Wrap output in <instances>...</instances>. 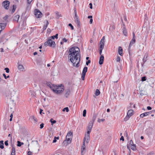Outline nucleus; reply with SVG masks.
<instances>
[{"label":"nucleus","mask_w":155,"mask_h":155,"mask_svg":"<svg viewBox=\"0 0 155 155\" xmlns=\"http://www.w3.org/2000/svg\"><path fill=\"white\" fill-rule=\"evenodd\" d=\"M20 17V16L19 15H17L15 16L14 17L13 20L17 22H18L19 18Z\"/></svg>","instance_id":"18"},{"label":"nucleus","mask_w":155,"mask_h":155,"mask_svg":"<svg viewBox=\"0 0 155 155\" xmlns=\"http://www.w3.org/2000/svg\"><path fill=\"white\" fill-rule=\"evenodd\" d=\"M118 53L121 56H122L123 54V50L120 46L118 47Z\"/></svg>","instance_id":"16"},{"label":"nucleus","mask_w":155,"mask_h":155,"mask_svg":"<svg viewBox=\"0 0 155 155\" xmlns=\"http://www.w3.org/2000/svg\"><path fill=\"white\" fill-rule=\"evenodd\" d=\"M74 15H77V12L75 8L74 9Z\"/></svg>","instance_id":"60"},{"label":"nucleus","mask_w":155,"mask_h":155,"mask_svg":"<svg viewBox=\"0 0 155 155\" xmlns=\"http://www.w3.org/2000/svg\"><path fill=\"white\" fill-rule=\"evenodd\" d=\"M104 43L103 41L102 42H100V49H103L104 48Z\"/></svg>","instance_id":"24"},{"label":"nucleus","mask_w":155,"mask_h":155,"mask_svg":"<svg viewBox=\"0 0 155 155\" xmlns=\"http://www.w3.org/2000/svg\"><path fill=\"white\" fill-rule=\"evenodd\" d=\"M55 38V37L54 35L52 36H51L49 38H48V39H51V40L52 39H54Z\"/></svg>","instance_id":"51"},{"label":"nucleus","mask_w":155,"mask_h":155,"mask_svg":"<svg viewBox=\"0 0 155 155\" xmlns=\"http://www.w3.org/2000/svg\"><path fill=\"white\" fill-rule=\"evenodd\" d=\"M35 15L37 18H40L42 16V14L40 11L38 9H35Z\"/></svg>","instance_id":"5"},{"label":"nucleus","mask_w":155,"mask_h":155,"mask_svg":"<svg viewBox=\"0 0 155 155\" xmlns=\"http://www.w3.org/2000/svg\"><path fill=\"white\" fill-rule=\"evenodd\" d=\"M97 117V116L96 114H93L92 120L90 122H91L92 123L94 124Z\"/></svg>","instance_id":"14"},{"label":"nucleus","mask_w":155,"mask_h":155,"mask_svg":"<svg viewBox=\"0 0 155 155\" xmlns=\"http://www.w3.org/2000/svg\"><path fill=\"white\" fill-rule=\"evenodd\" d=\"M123 33L124 35L126 36L127 35V33L126 29L124 27V29L123 30Z\"/></svg>","instance_id":"29"},{"label":"nucleus","mask_w":155,"mask_h":155,"mask_svg":"<svg viewBox=\"0 0 155 155\" xmlns=\"http://www.w3.org/2000/svg\"><path fill=\"white\" fill-rule=\"evenodd\" d=\"M85 75V74H82L81 78L83 80H84Z\"/></svg>","instance_id":"46"},{"label":"nucleus","mask_w":155,"mask_h":155,"mask_svg":"<svg viewBox=\"0 0 155 155\" xmlns=\"http://www.w3.org/2000/svg\"><path fill=\"white\" fill-rule=\"evenodd\" d=\"M90 134L89 132H87V134L85 135V137L84 138V142L85 141L88 143L90 141Z\"/></svg>","instance_id":"6"},{"label":"nucleus","mask_w":155,"mask_h":155,"mask_svg":"<svg viewBox=\"0 0 155 155\" xmlns=\"http://www.w3.org/2000/svg\"><path fill=\"white\" fill-rule=\"evenodd\" d=\"M5 70L6 71V72L7 73H8L9 72V69L8 68H5Z\"/></svg>","instance_id":"43"},{"label":"nucleus","mask_w":155,"mask_h":155,"mask_svg":"<svg viewBox=\"0 0 155 155\" xmlns=\"http://www.w3.org/2000/svg\"><path fill=\"white\" fill-rule=\"evenodd\" d=\"M44 124L43 123H41L40 125V128L41 129H42L43 127H44Z\"/></svg>","instance_id":"49"},{"label":"nucleus","mask_w":155,"mask_h":155,"mask_svg":"<svg viewBox=\"0 0 155 155\" xmlns=\"http://www.w3.org/2000/svg\"><path fill=\"white\" fill-rule=\"evenodd\" d=\"M75 19V22L76 23H78V22H80V21L79 20V19L78 18H75L74 19Z\"/></svg>","instance_id":"44"},{"label":"nucleus","mask_w":155,"mask_h":155,"mask_svg":"<svg viewBox=\"0 0 155 155\" xmlns=\"http://www.w3.org/2000/svg\"><path fill=\"white\" fill-rule=\"evenodd\" d=\"M120 140H122L124 141V138L123 136H121V138L120 139Z\"/></svg>","instance_id":"62"},{"label":"nucleus","mask_w":155,"mask_h":155,"mask_svg":"<svg viewBox=\"0 0 155 155\" xmlns=\"http://www.w3.org/2000/svg\"><path fill=\"white\" fill-rule=\"evenodd\" d=\"M12 152L11 155H15V150L14 146L13 145H12Z\"/></svg>","instance_id":"15"},{"label":"nucleus","mask_w":155,"mask_h":155,"mask_svg":"<svg viewBox=\"0 0 155 155\" xmlns=\"http://www.w3.org/2000/svg\"><path fill=\"white\" fill-rule=\"evenodd\" d=\"M120 57L117 56V58L116 59V61L117 62H120Z\"/></svg>","instance_id":"38"},{"label":"nucleus","mask_w":155,"mask_h":155,"mask_svg":"<svg viewBox=\"0 0 155 155\" xmlns=\"http://www.w3.org/2000/svg\"><path fill=\"white\" fill-rule=\"evenodd\" d=\"M100 94V92L99 91V90H98V89H97L96 90L95 93V94L97 96L99 95Z\"/></svg>","instance_id":"27"},{"label":"nucleus","mask_w":155,"mask_h":155,"mask_svg":"<svg viewBox=\"0 0 155 155\" xmlns=\"http://www.w3.org/2000/svg\"><path fill=\"white\" fill-rule=\"evenodd\" d=\"M147 109L148 110H150L152 109V108L151 107L148 106L147 107Z\"/></svg>","instance_id":"56"},{"label":"nucleus","mask_w":155,"mask_h":155,"mask_svg":"<svg viewBox=\"0 0 155 155\" xmlns=\"http://www.w3.org/2000/svg\"><path fill=\"white\" fill-rule=\"evenodd\" d=\"M105 120V119H100L99 118L98 119L97 121L100 123L101 121L102 122H103Z\"/></svg>","instance_id":"42"},{"label":"nucleus","mask_w":155,"mask_h":155,"mask_svg":"<svg viewBox=\"0 0 155 155\" xmlns=\"http://www.w3.org/2000/svg\"><path fill=\"white\" fill-rule=\"evenodd\" d=\"M18 68L19 70L21 71H23L24 69V68L23 66L21 64H19L18 65Z\"/></svg>","instance_id":"20"},{"label":"nucleus","mask_w":155,"mask_h":155,"mask_svg":"<svg viewBox=\"0 0 155 155\" xmlns=\"http://www.w3.org/2000/svg\"><path fill=\"white\" fill-rule=\"evenodd\" d=\"M46 84L53 91V89H54L55 85L52 84L50 82H47Z\"/></svg>","instance_id":"10"},{"label":"nucleus","mask_w":155,"mask_h":155,"mask_svg":"<svg viewBox=\"0 0 155 155\" xmlns=\"http://www.w3.org/2000/svg\"><path fill=\"white\" fill-rule=\"evenodd\" d=\"M93 124H94L92 123L91 122H89L88 125V126L87 128V132H89V133H90L91 131Z\"/></svg>","instance_id":"7"},{"label":"nucleus","mask_w":155,"mask_h":155,"mask_svg":"<svg viewBox=\"0 0 155 155\" xmlns=\"http://www.w3.org/2000/svg\"><path fill=\"white\" fill-rule=\"evenodd\" d=\"M104 36L102 38V39H101V41H100L101 42H102L103 41L104 42Z\"/></svg>","instance_id":"61"},{"label":"nucleus","mask_w":155,"mask_h":155,"mask_svg":"<svg viewBox=\"0 0 155 155\" xmlns=\"http://www.w3.org/2000/svg\"><path fill=\"white\" fill-rule=\"evenodd\" d=\"M65 111H66L67 112H68L69 111V108L68 107H66L63 108V109L62 110V111L63 112H64Z\"/></svg>","instance_id":"32"},{"label":"nucleus","mask_w":155,"mask_h":155,"mask_svg":"<svg viewBox=\"0 0 155 155\" xmlns=\"http://www.w3.org/2000/svg\"><path fill=\"white\" fill-rule=\"evenodd\" d=\"M90 8L91 9H92V4L91 3H90L89 4Z\"/></svg>","instance_id":"59"},{"label":"nucleus","mask_w":155,"mask_h":155,"mask_svg":"<svg viewBox=\"0 0 155 155\" xmlns=\"http://www.w3.org/2000/svg\"><path fill=\"white\" fill-rule=\"evenodd\" d=\"M55 37V38H56V39H58V34H56L55 35H54Z\"/></svg>","instance_id":"58"},{"label":"nucleus","mask_w":155,"mask_h":155,"mask_svg":"<svg viewBox=\"0 0 155 155\" xmlns=\"http://www.w3.org/2000/svg\"><path fill=\"white\" fill-rule=\"evenodd\" d=\"M68 26L71 27V30H73L74 29V27L71 24L69 23L68 24Z\"/></svg>","instance_id":"41"},{"label":"nucleus","mask_w":155,"mask_h":155,"mask_svg":"<svg viewBox=\"0 0 155 155\" xmlns=\"http://www.w3.org/2000/svg\"><path fill=\"white\" fill-rule=\"evenodd\" d=\"M6 23H0V30H3L6 25Z\"/></svg>","instance_id":"13"},{"label":"nucleus","mask_w":155,"mask_h":155,"mask_svg":"<svg viewBox=\"0 0 155 155\" xmlns=\"http://www.w3.org/2000/svg\"><path fill=\"white\" fill-rule=\"evenodd\" d=\"M146 77L145 76L141 78V81H145L146 80Z\"/></svg>","instance_id":"40"},{"label":"nucleus","mask_w":155,"mask_h":155,"mask_svg":"<svg viewBox=\"0 0 155 155\" xmlns=\"http://www.w3.org/2000/svg\"><path fill=\"white\" fill-rule=\"evenodd\" d=\"M32 119L34 120V121L35 122H37L38 121L37 119H36V118L34 117V116H32Z\"/></svg>","instance_id":"45"},{"label":"nucleus","mask_w":155,"mask_h":155,"mask_svg":"<svg viewBox=\"0 0 155 155\" xmlns=\"http://www.w3.org/2000/svg\"><path fill=\"white\" fill-rule=\"evenodd\" d=\"M148 54H145L143 58V62L141 64L142 67L143 68V64L148 59Z\"/></svg>","instance_id":"8"},{"label":"nucleus","mask_w":155,"mask_h":155,"mask_svg":"<svg viewBox=\"0 0 155 155\" xmlns=\"http://www.w3.org/2000/svg\"><path fill=\"white\" fill-rule=\"evenodd\" d=\"M47 26L46 25H44L43 27V31L46 30V28H47Z\"/></svg>","instance_id":"54"},{"label":"nucleus","mask_w":155,"mask_h":155,"mask_svg":"<svg viewBox=\"0 0 155 155\" xmlns=\"http://www.w3.org/2000/svg\"><path fill=\"white\" fill-rule=\"evenodd\" d=\"M44 45L45 47L49 46L53 48L56 46L55 42L53 41L51 39H48L47 41H46L44 43Z\"/></svg>","instance_id":"3"},{"label":"nucleus","mask_w":155,"mask_h":155,"mask_svg":"<svg viewBox=\"0 0 155 155\" xmlns=\"http://www.w3.org/2000/svg\"><path fill=\"white\" fill-rule=\"evenodd\" d=\"M17 145L18 147H21V145H23L24 144V143L23 142H21L19 141H17Z\"/></svg>","instance_id":"28"},{"label":"nucleus","mask_w":155,"mask_h":155,"mask_svg":"<svg viewBox=\"0 0 155 155\" xmlns=\"http://www.w3.org/2000/svg\"><path fill=\"white\" fill-rule=\"evenodd\" d=\"M72 135V133L71 132H68L66 136V137L68 138L70 137H71V138H72V136L71 135Z\"/></svg>","instance_id":"23"},{"label":"nucleus","mask_w":155,"mask_h":155,"mask_svg":"<svg viewBox=\"0 0 155 155\" xmlns=\"http://www.w3.org/2000/svg\"><path fill=\"white\" fill-rule=\"evenodd\" d=\"M134 111L132 110H128L127 113V115L130 116H131L133 115Z\"/></svg>","instance_id":"19"},{"label":"nucleus","mask_w":155,"mask_h":155,"mask_svg":"<svg viewBox=\"0 0 155 155\" xmlns=\"http://www.w3.org/2000/svg\"><path fill=\"white\" fill-rule=\"evenodd\" d=\"M3 140L0 141V148L3 149L4 148V143Z\"/></svg>","instance_id":"22"},{"label":"nucleus","mask_w":155,"mask_h":155,"mask_svg":"<svg viewBox=\"0 0 155 155\" xmlns=\"http://www.w3.org/2000/svg\"><path fill=\"white\" fill-rule=\"evenodd\" d=\"M64 90V87L62 84L55 85L53 91L55 94H61Z\"/></svg>","instance_id":"2"},{"label":"nucleus","mask_w":155,"mask_h":155,"mask_svg":"<svg viewBox=\"0 0 155 155\" xmlns=\"http://www.w3.org/2000/svg\"><path fill=\"white\" fill-rule=\"evenodd\" d=\"M129 144L131 146H133V145H134L132 140H131L130 141L129 143Z\"/></svg>","instance_id":"37"},{"label":"nucleus","mask_w":155,"mask_h":155,"mask_svg":"<svg viewBox=\"0 0 155 155\" xmlns=\"http://www.w3.org/2000/svg\"><path fill=\"white\" fill-rule=\"evenodd\" d=\"M77 24V26L78 28L80 27V22L78 23H76Z\"/></svg>","instance_id":"52"},{"label":"nucleus","mask_w":155,"mask_h":155,"mask_svg":"<svg viewBox=\"0 0 155 155\" xmlns=\"http://www.w3.org/2000/svg\"><path fill=\"white\" fill-rule=\"evenodd\" d=\"M66 140H64V142H63V143H64L65 142H67L68 143H70L71 142V137H70L69 138L66 137Z\"/></svg>","instance_id":"17"},{"label":"nucleus","mask_w":155,"mask_h":155,"mask_svg":"<svg viewBox=\"0 0 155 155\" xmlns=\"http://www.w3.org/2000/svg\"><path fill=\"white\" fill-rule=\"evenodd\" d=\"M130 117V116H129L128 115H127V116L125 117L124 118V121H127V120Z\"/></svg>","instance_id":"33"},{"label":"nucleus","mask_w":155,"mask_h":155,"mask_svg":"<svg viewBox=\"0 0 155 155\" xmlns=\"http://www.w3.org/2000/svg\"><path fill=\"white\" fill-rule=\"evenodd\" d=\"M153 112V110L149 112H145L140 114V117L141 118H143L145 116L148 115L149 114H151Z\"/></svg>","instance_id":"9"},{"label":"nucleus","mask_w":155,"mask_h":155,"mask_svg":"<svg viewBox=\"0 0 155 155\" xmlns=\"http://www.w3.org/2000/svg\"><path fill=\"white\" fill-rule=\"evenodd\" d=\"M86 110H84L83 111V117H85L86 116Z\"/></svg>","instance_id":"35"},{"label":"nucleus","mask_w":155,"mask_h":155,"mask_svg":"<svg viewBox=\"0 0 155 155\" xmlns=\"http://www.w3.org/2000/svg\"><path fill=\"white\" fill-rule=\"evenodd\" d=\"M133 146V147L131 148V149L133 150H136V145H134Z\"/></svg>","instance_id":"39"},{"label":"nucleus","mask_w":155,"mask_h":155,"mask_svg":"<svg viewBox=\"0 0 155 155\" xmlns=\"http://www.w3.org/2000/svg\"><path fill=\"white\" fill-rule=\"evenodd\" d=\"M28 155H32V153L30 151H29L28 152Z\"/></svg>","instance_id":"64"},{"label":"nucleus","mask_w":155,"mask_h":155,"mask_svg":"<svg viewBox=\"0 0 155 155\" xmlns=\"http://www.w3.org/2000/svg\"><path fill=\"white\" fill-rule=\"evenodd\" d=\"M56 14L57 15V17H56L57 18H58L59 17H61V15L59 14L58 12H56Z\"/></svg>","instance_id":"31"},{"label":"nucleus","mask_w":155,"mask_h":155,"mask_svg":"<svg viewBox=\"0 0 155 155\" xmlns=\"http://www.w3.org/2000/svg\"><path fill=\"white\" fill-rule=\"evenodd\" d=\"M64 96L66 98H68L71 93V91L69 89L65 90V91Z\"/></svg>","instance_id":"11"},{"label":"nucleus","mask_w":155,"mask_h":155,"mask_svg":"<svg viewBox=\"0 0 155 155\" xmlns=\"http://www.w3.org/2000/svg\"><path fill=\"white\" fill-rule=\"evenodd\" d=\"M104 57L103 55H101L100 57L99 63L100 65L102 64L103 63Z\"/></svg>","instance_id":"12"},{"label":"nucleus","mask_w":155,"mask_h":155,"mask_svg":"<svg viewBox=\"0 0 155 155\" xmlns=\"http://www.w3.org/2000/svg\"><path fill=\"white\" fill-rule=\"evenodd\" d=\"M62 40L63 41H64V42H67L68 41V40L66 38H63V39H62Z\"/></svg>","instance_id":"55"},{"label":"nucleus","mask_w":155,"mask_h":155,"mask_svg":"<svg viewBox=\"0 0 155 155\" xmlns=\"http://www.w3.org/2000/svg\"><path fill=\"white\" fill-rule=\"evenodd\" d=\"M16 6L15 5H13V8L12 11V13H13L15 11L16 9Z\"/></svg>","instance_id":"26"},{"label":"nucleus","mask_w":155,"mask_h":155,"mask_svg":"<svg viewBox=\"0 0 155 155\" xmlns=\"http://www.w3.org/2000/svg\"><path fill=\"white\" fill-rule=\"evenodd\" d=\"M135 42V41H133L131 40L130 42V45L129 46V49H130L131 48V46L133 45L134 44Z\"/></svg>","instance_id":"25"},{"label":"nucleus","mask_w":155,"mask_h":155,"mask_svg":"<svg viewBox=\"0 0 155 155\" xmlns=\"http://www.w3.org/2000/svg\"><path fill=\"white\" fill-rule=\"evenodd\" d=\"M50 121L51 123V124L52 125L53 124H55L56 122V121L54 120L53 118H51L50 120Z\"/></svg>","instance_id":"30"},{"label":"nucleus","mask_w":155,"mask_h":155,"mask_svg":"<svg viewBox=\"0 0 155 155\" xmlns=\"http://www.w3.org/2000/svg\"><path fill=\"white\" fill-rule=\"evenodd\" d=\"M80 61V58H79L78 61V62L77 63V64L76 65V66L77 67H78L79 66V63Z\"/></svg>","instance_id":"48"},{"label":"nucleus","mask_w":155,"mask_h":155,"mask_svg":"<svg viewBox=\"0 0 155 155\" xmlns=\"http://www.w3.org/2000/svg\"><path fill=\"white\" fill-rule=\"evenodd\" d=\"M85 150V147H81V152L82 153L83 152L84 150Z\"/></svg>","instance_id":"47"},{"label":"nucleus","mask_w":155,"mask_h":155,"mask_svg":"<svg viewBox=\"0 0 155 155\" xmlns=\"http://www.w3.org/2000/svg\"><path fill=\"white\" fill-rule=\"evenodd\" d=\"M27 9H29L31 8V5H30V3H28L27 2Z\"/></svg>","instance_id":"36"},{"label":"nucleus","mask_w":155,"mask_h":155,"mask_svg":"<svg viewBox=\"0 0 155 155\" xmlns=\"http://www.w3.org/2000/svg\"><path fill=\"white\" fill-rule=\"evenodd\" d=\"M87 71V67H85L83 69L82 74H86V73Z\"/></svg>","instance_id":"21"},{"label":"nucleus","mask_w":155,"mask_h":155,"mask_svg":"<svg viewBox=\"0 0 155 155\" xmlns=\"http://www.w3.org/2000/svg\"><path fill=\"white\" fill-rule=\"evenodd\" d=\"M9 4L10 2L8 0H5L2 3V6L6 9H8Z\"/></svg>","instance_id":"4"},{"label":"nucleus","mask_w":155,"mask_h":155,"mask_svg":"<svg viewBox=\"0 0 155 155\" xmlns=\"http://www.w3.org/2000/svg\"><path fill=\"white\" fill-rule=\"evenodd\" d=\"M33 0H27V2L28 3H31Z\"/></svg>","instance_id":"63"},{"label":"nucleus","mask_w":155,"mask_h":155,"mask_svg":"<svg viewBox=\"0 0 155 155\" xmlns=\"http://www.w3.org/2000/svg\"><path fill=\"white\" fill-rule=\"evenodd\" d=\"M78 56H80V55H76V56L75 57H74V60H76V61H75L76 62L77 61L78 59Z\"/></svg>","instance_id":"34"},{"label":"nucleus","mask_w":155,"mask_h":155,"mask_svg":"<svg viewBox=\"0 0 155 155\" xmlns=\"http://www.w3.org/2000/svg\"><path fill=\"white\" fill-rule=\"evenodd\" d=\"M91 62V61L90 60H88L86 62V64L87 65H88Z\"/></svg>","instance_id":"53"},{"label":"nucleus","mask_w":155,"mask_h":155,"mask_svg":"<svg viewBox=\"0 0 155 155\" xmlns=\"http://www.w3.org/2000/svg\"><path fill=\"white\" fill-rule=\"evenodd\" d=\"M79 48L77 47H73L71 48L68 51V58H70V61L73 63L74 61V57L77 55H79Z\"/></svg>","instance_id":"1"},{"label":"nucleus","mask_w":155,"mask_h":155,"mask_svg":"<svg viewBox=\"0 0 155 155\" xmlns=\"http://www.w3.org/2000/svg\"><path fill=\"white\" fill-rule=\"evenodd\" d=\"M124 20L125 21H127V17H126V16L125 15L124 16Z\"/></svg>","instance_id":"57"},{"label":"nucleus","mask_w":155,"mask_h":155,"mask_svg":"<svg viewBox=\"0 0 155 155\" xmlns=\"http://www.w3.org/2000/svg\"><path fill=\"white\" fill-rule=\"evenodd\" d=\"M8 140L5 141V146H7L8 145Z\"/></svg>","instance_id":"50"}]
</instances>
